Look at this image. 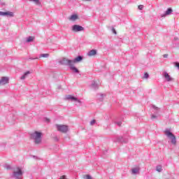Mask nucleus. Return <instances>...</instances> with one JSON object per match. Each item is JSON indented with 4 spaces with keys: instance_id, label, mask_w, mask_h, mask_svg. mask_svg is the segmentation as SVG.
<instances>
[{
    "instance_id": "f03ea898",
    "label": "nucleus",
    "mask_w": 179,
    "mask_h": 179,
    "mask_svg": "<svg viewBox=\"0 0 179 179\" xmlns=\"http://www.w3.org/2000/svg\"><path fill=\"white\" fill-rule=\"evenodd\" d=\"M152 108L154 114L151 115V120H156L159 118V117H160V108L155 105L152 106Z\"/></svg>"
},
{
    "instance_id": "4468645a",
    "label": "nucleus",
    "mask_w": 179,
    "mask_h": 179,
    "mask_svg": "<svg viewBox=\"0 0 179 179\" xmlns=\"http://www.w3.org/2000/svg\"><path fill=\"white\" fill-rule=\"evenodd\" d=\"M96 54H97V50L93 49V50H90L87 52V55H88V57H93V56L96 55Z\"/></svg>"
},
{
    "instance_id": "7ed1b4c3",
    "label": "nucleus",
    "mask_w": 179,
    "mask_h": 179,
    "mask_svg": "<svg viewBox=\"0 0 179 179\" xmlns=\"http://www.w3.org/2000/svg\"><path fill=\"white\" fill-rule=\"evenodd\" d=\"M164 134L167 137L171 139V143L172 145H176L177 143V139L176 138V136L170 131V130L166 129L164 131Z\"/></svg>"
},
{
    "instance_id": "39448f33",
    "label": "nucleus",
    "mask_w": 179,
    "mask_h": 179,
    "mask_svg": "<svg viewBox=\"0 0 179 179\" xmlns=\"http://www.w3.org/2000/svg\"><path fill=\"white\" fill-rule=\"evenodd\" d=\"M56 128L59 132L66 134L68 132V126L64 124H56Z\"/></svg>"
},
{
    "instance_id": "9d476101",
    "label": "nucleus",
    "mask_w": 179,
    "mask_h": 179,
    "mask_svg": "<svg viewBox=\"0 0 179 179\" xmlns=\"http://www.w3.org/2000/svg\"><path fill=\"white\" fill-rule=\"evenodd\" d=\"M173 13V8H169L166 11L165 13L161 15V17H166V16H169Z\"/></svg>"
},
{
    "instance_id": "4be33fe9",
    "label": "nucleus",
    "mask_w": 179,
    "mask_h": 179,
    "mask_svg": "<svg viewBox=\"0 0 179 179\" xmlns=\"http://www.w3.org/2000/svg\"><path fill=\"white\" fill-rule=\"evenodd\" d=\"M156 170L158 171V173H162V171H163L162 165H157L156 167Z\"/></svg>"
},
{
    "instance_id": "7c9ffc66",
    "label": "nucleus",
    "mask_w": 179,
    "mask_h": 179,
    "mask_svg": "<svg viewBox=\"0 0 179 179\" xmlns=\"http://www.w3.org/2000/svg\"><path fill=\"white\" fill-rule=\"evenodd\" d=\"M112 31L114 34H117V31H115V29L113 28Z\"/></svg>"
},
{
    "instance_id": "f704fd0d",
    "label": "nucleus",
    "mask_w": 179,
    "mask_h": 179,
    "mask_svg": "<svg viewBox=\"0 0 179 179\" xmlns=\"http://www.w3.org/2000/svg\"><path fill=\"white\" fill-rule=\"evenodd\" d=\"M167 57H169V55H167V54L164 55V58H167Z\"/></svg>"
},
{
    "instance_id": "473e14b6",
    "label": "nucleus",
    "mask_w": 179,
    "mask_h": 179,
    "mask_svg": "<svg viewBox=\"0 0 179 179\" xmlns=\"http://www.w3.org/2000/svg\"><path fill=\"white\" fill-rule=\"evenodd\" d=\"M54 139L55 141H56V142H58V141H59V138H58V136H55Z\"/></svg>"
},
{
    "instance_id": "c85d7f7f",
    "label": "nucleus",
    "mask_w": 179,
    "mask_h": 179,
    "mask_svg": "<svg viewBox=\"0 0 179 179\" xmlns=\"http://www.w3.org/2000/svg\"><path fill=\"white\" fill-rule=\"evenodd\" d=\"M96 124V120H93L90 122V125H94Z\"/></svg>"
},
{
    "instance_id": "c756f323",
    "label": "nucleus",
    "mask_w": 179,
    "mask_h": 179,
    "mask_svg": "<svg viewBox=\"0 0 179 179\" xmlns=\"http://www.w3.org/2000/svg\"><path fill=\"white\" fill-rule=\"evenodd\" d=\"M138 9H139L140 10H142V9H143V5H139V6H138Z\"/></svg>"
},
{
    "instance_id": "a878e982",
    "label": "nucleus",
    "mask_w": 179,
    "mask_h": 179,
    "mask_svg": "<svg viewBox=\"0 0 179 179\" xmlns=\"http://www.w3.org/2000/svg\"><path fill=\"white\" fill-rule=\"evenodd\" d=\"M32 1L34 2V3H36V5H38V6L41 5L40 0H32Z\"/></svg>"
},
{
    "instance_id": "e433bc0d",
    "label": "nucleus",
    "mask_w": 179,
    "mask_h": 179,
    "mask_svg": "<svg viewBox=\"0 0 179 179\" xmlns=\"http://www.w3.org/2000/svg\"><path fill=\"white\" fill-rule=\"evenodd\" d=\"M46 121H47L48 122H50V120H48V119H47Z\"/></svg>"
},
{
    "instance_id": "9b49d317",
    "label": "nucleus",
    "mask_w": 179,
    "mask_h": 179,
    "mask_svg": "<svg viewBox=\"0 0 179 179\" xmlns=\"http://www.w3.org/2000/svg\"><path fill=\"white\" fill-rule=\"evenodd\" d=\"M162 76H164V78H165L166 82H171L173 80V78H171V76H170V75H169V73H167L166 71H164Z\"/></svg>"
},
{
    "instance_id": "f3484780",
    "label": "nucleus",
    "mask_w": 179,
    "mask_h": 179,
    "mask_svg": "<svg viewBox=\"0 0 179 179\" xmlns=\"http://www.w3.org/2000/svg\"><path fill=\"white\" fill-rule=\"evenodd\" d=\"M77 19H78V15L76 14L72 15L69 17V20H71L72 22H75V20H77Z\"/></svg>"
},
{
    "instance_id": "f257e3e1",
    "label": "nucleus",
    "mask_w": 179,
    "mask_h": 179,
    "mask_svg": "<svg viewBox=\"0 0 179 179\" xmlns=\"http://www.w3.org/2000/svg\"><path fill=\"white\" fill-rule=\"evenodd\" d=\"M41 136H43V133L37 131L30 134L31 139H33L36 145L41 143Z\"/></svg>"
},
{
    "instance_id": "0eeeda50",
    "label": "nucleus",
    "mask_w": 179,
    "mask_h": 179,
    "mask_svg": "<svg viewBox=\"0 0 179 179\" xmlns=\"http://www.w3.org/2000/svg\"><path fill=\"white\" fill-rule=\"evenodd\" d=\"M59 64L62 65H66V66H71L72 65V60L68 59L66 58H63L59 61Z\"/></svg>"
},
{
    "instance_id": "aec40b11",
    "label": "nucleus",
    "mask_w": 179,
    "mask_h": 179,
    "mask_svg": "<svg viewBox=\"0 0 179 179\" xmlns=\"http://www.w3.org/2000/svg\"><path fill=\"white\" fill-rule=\"evenodd\" d=\"M139 173V168H134L131 169V174H138Z\"/></svg>"
},
{
    "instance_id": "423d86ee",
    "label": "nucleus",
    "mask_w": 179,
    "mask_h": 179,
    "mask_svg": "<svg viewBox=\"0 0 179 179\" xmlns=\"http://www.w3.org/2000/svg\"><path fill=\"white\" fill-rule=\"evenodd\" d=\"M72 31H74L75 33H78L79 31H83L85 30V28L80 25L78 24H74L71 27Z\"/></svg>"
},
{
    "instance_id": "6e6552de",
    "label": "nucleus",
    "mask_w": 179,
    "mask_h": 179,
    "mask_svg": "<svg viewBox=\"0 0 179 179\" xmlns=\"http://www.w3.org/2000/svg\"><path fill=\"white\" fill-rule=\"evenodd\" d=\"M0 16H7V17H14L15 13L10 11H7V12L0 11Z\"/></svg>"
},
{
    "instance_id": "72a5a7b5",
    "label": "nucleus",
    "mask_w": 179,
    "mask_h": 179,
    "mask_svg": "<svg viewBox=\"0 0 179 179\" xmlns=\"http://www.w3.org/2000/svg\"><path fill=\"white\" fill-rule=\"evenodd\" d=\"M116 124H117V125H118V127H120L122 122H117Z\"/></svg>"
},
{
    "instance_id": "58836bf2",
    "label": "nucleus",
    "mask_w": 179,
    "mask_h": 179,
    "mask_svg": "<svg viewBox=\"0 0 179 179\" xmlns=\"http://www.w3.org/2000/svg\"><path fill=\"white\" fill-rule=\"evenodd\" d=\"M29 1H33V0H29Z\"/></svg>"
},
{
    "instance_id": "dca6fc26",
    "label": "nucleus",
    "mask_w": 179,
    "mask_h": 179,
    "mask_svg": "<svg viewBox=\"0 0 179 179\" xmlns=\"http://www.w3.org/2000/svg\"><path fill=\"white\" fill-rule=\"evenodd\" d=\"M91 87L94 90H96V89H99V85L96 84V81H93L91 84Z\"/></svg>"
},
{
    "instance_id": "2f4dec72",
    "label": "nucleus",
    "mask_w": 179,
    "mask_h": 179,
    "mask_svg": "<svg viewBox=\"0 0 179 179\" xmlns=\"http://www.w3.org/2000/svg\"><path fill=\"white\" fill-rule=\"evenodd\" d=\"M29 59H31V60L38 59V57H29Z\"/></svg>"
},
{
    "instance_id": "412c9836",
    "label": "nucleus",
    "mask_w": 179,
    "mask_h": 179,
    "mask_svg": "<svg viewBox=\"0 0 179 179\" xmlns=\"http://www.w3.org/2000/svg\"><path fill=\"white\" fill-rule=\"evenodd\" d=\"M48 57H50V55L48 53L45 54H41L39 55V58H48Z\"/></svg>"
},
{
    "instance_id": "4c0bfd02",
    "label": "nucleus",
    "mask_w": 179,
    "mask_h": 179,
    "mask_svg": "<svg viewBox=\"0 0 179 179\" xmlns=\"http://www.w3.org/2000/svg\"><path fill=\"white\" fill-rule=\"evenodd\" d=\"M85 1H90V0H85Z\"/></svg>"
},
{
    "instance_id": "f8f14e48",
    "label": "nucleus",
    "mask_w": 179,
    "mask_h": 179,
    "mask_svg": "<svg viewBox=\"0 0 179 179\" xmlns=\"http://www.w3.org/2000/svg\"><path fill=\"white\" fill-rule=\"evenodd\" d=\"M6 83H9V78L8 77H2L0 80V85H6Z\"/></svg>"
},
{
    "instance_id": "bb28decb",
    "label": "nucleus",
    "mask_w": 179,
    "mask_h": 179,
    "mask_svg": "<svg viewBox=\"0 0 179 179\" xmlns=\"http://www.w3.org/2000/svg\"><path fill=\"white\" fill-rule=\"evenodd\" d=\"M84 179H93V178H92L90 175H85Z\"/></svg>"
},
{
    "instance_id": "6ab92c4d",
    "label": "nucleus",
    "mask_w": 179,
    "mask_h": 179,
    "mask_svg": "<svg viewBox=\"0 0 179 179\" xmlns=\"http://www.w3.org/2000/svg\"><path fill=\"white\" fill-rule=\"evenodd\" d=\"M105 96L106 95H104L103 94H97V99H99V101H103Z\"/></svg>"
},
{
    "instance_id": "a211bd4d",
    "label": "nucleus",
    "mask_w": 179,
    "mask_h": 179,
    "mask_svg": "<svg viewBox=\"0 0 179 179\" xmlns=\"http://www.w3.org/2000/svg\"><path fill=\"white\" fill-rule=\"evenodd\" d=\"M71 71H73L76 73H79V70L76 67L73 66V64L69 66Z\"/></svg>"
},
{
    "instance_id": "ddd939ff",
    "label": "nucleus",
    "mask_w": 179,
    "mask_h": 179,
    "mask_svg": "<svg viewBox=\"0 0 179 179\" xmlns=\"http://www.w3.org/2000/svg\"><path fill=\"white\" fill-rule=\"evenodd\" d=\"M83 60V57L79 55L77 57H76L74 59L71 60L72 61V65L73 64H76V62H80V61Z\"/></svg>"
},
{
    "instance_id": "2eb2a0df",
    "label": "nucleus",
    "mask_w": 179,
    "mask_h": 179,
    "mask_svg": "<svg viewBox=\"0 0 179 179\" xmlns=\"http://www.w3.org/2000/svg\"><path fill=\"white\" fill-rule=\"evenodd\" d=\"M31 72L29 71L25 72L21 77L20 79L21 80H24V79H26V78H27V76H29L30 75Z\"/></svg>"
},
{
    "instance_id": "20e7f679",
    "label": "nucleus",
    "mask_w": 179,
    "mask_h": 179,
    "mask_svg": "<svg viewBox=\"0 0 179 179\" xmlns=\"http://www.w3.org/2000/svg\"><path fill=\"white\" fill-rule=\"evenodd\" d=\"M13 177L15 179L23 178V171H22V169L20 167H17V170L13 171Z\"/></svg>"
},
{
    "instance_id": "c9c22d12",
    "label": "nucleus",
    "mask_w": 179,
    "mask_h": 179,
    "mask_svg": "<svg viewBox=\"0 0 179 179\" xmlns=\"http://www.w3.org/2000/svg\"><path fill=\"white\" fill-rule=\"evenodd\" d=\"M176 66H177V68H178V69H179V63H177V64H176Z\"/></svg>"
},
{
    "instance_id": "cd10ccee",
    "label": "nucleus",
    "mask_w": 179,
    "mask_h": 179,
    "mask_svg": "<svg viewBox=\"0 0 179 179\" xmlns=\"http://www.w3.org/2000/svg\"><path fill=\"white\" fill-rule=\"evenodd\" d=\"M143 78H144L145 79H148V78H149V73H145Z\"/></svg>"
},
{
    "instance_id": "5701e85b",
    "label": "nucleus",
    "mask_w": 179,
    "mask_h": 179,
    "mask_svg": "<svg viewBox=\"0 0 179 179\" xmlns=\"http://www.w3.org/2000/svg\"><path fill=\"white\" fill-rule=\"evenodd\" d=\"M34 41V38L33 36H29L27 38V43H31V41Z\"/></svg>"
},
{
    "instance_id": "393cba45",
    "label": "nucleus",
    "mask_w": 179,
    "mask_h": 179,
    "mask_svg": "<svg viewBox=\"0 0 179 179\" xmlns=\"http://www.w3.org/2000/svg\"><path fill=\"white\" fill-rule=\"evenodd\" d=\"M116 142H124V138L122 137H117Z\"/></svg>"
},
{
    "instance_id": "b1692460",
    "label": "nucleus",
    "mask_w": 179,
    "mask_h": 179,
    "mask_svg": "<svg viewBox=\"0 0 179 179\" xmlns=\"http://www.w3.org/2000/svg\"><path fill=\"white\" fill-rule=\"evenodd\" d=\"M4 169H6V170H11L12 166H10V165L6 164L4 165Z\"/></svg>"
},
{
    "instance_id": "1a4fd4ad",
    "label": "nucleus",
    "mask_w": 179,
    "mask_h": 179,
    "mask_svg": "<svg viewBox=\"0 0 179 179\" xmlns=\"http://www.w3.org/2000/svg\"><path fill=\"white\" fill-rule=\"evenodd\" d=\"M66 100H71V101H77L80 104H82V101L78 99V98H76L72 95H66Z\"/></svg>"
}]
</instances>
